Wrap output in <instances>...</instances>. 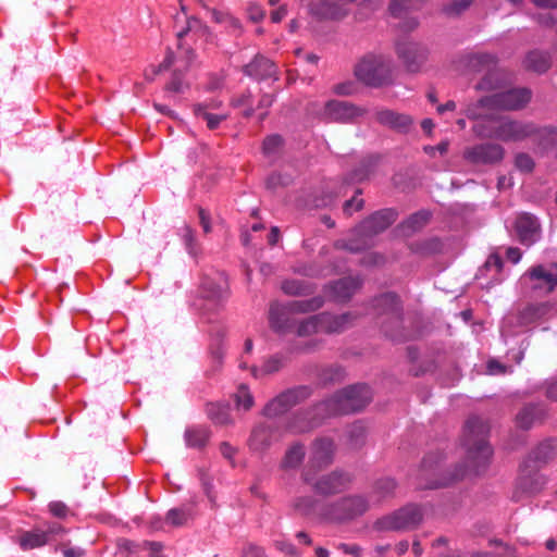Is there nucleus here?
Returning <instances> with one entry per match:
<instances>
[{"mask_svg": "<svg viewBox=\"0 0 557 557\" xmlns=\"http://www.w3.org/2000/svg\"><path fill=\"white\" fill-rule=\"evenodd\" d=\"M337 548L344 554L351 555L354 557H360L362 553V548L357 544L339 543Z\"/></svg>", "mask_w": 557, "mask_h": 557, "instance_id": "nucleus-61", "label": "nucleus"}, {"mask_svg": "<svg viewBox=\"0 0 557 557\" xmlns=\"http://www.w3.org/2000/svg\"><path fill=\"white\" fill-rule=\"evenodd\" d=\"M397 483L391 478H383L374 483L372 495L376 502H382L395 495Z\"/></svg>", "mask_w": 557, "mask_h": 557, "instance_id": "nucleus-39", "label": "nucleus"}, {"mask_svg": "<svg viewBox=\"0 0 557 557\" xmlns=\"http://www.w3.org/2000/svg\"><path fill=\"white\" fill-rule=\"evenodd\" d=\"M384 335L392 341L403 342L408 338L404 327V312L394 313L389 318H384L377 322Z\"/></svg>", "mask_w": 557, "mask_h": 557, "instance_id": "nucleus-26", "label": "nucleus"}, {"mask_svg": "<svg viewBox=\"0 0 557 557\" xmlns=\"http://www.w3.org/2000/svg\"><path fill=\"white\" fill-rule=\"evenodd\" d=\"M311 391L307 386L286 389L271 399L263 408L262 414L273 419L287 412L290 408L307 399Z\"/></svg>", "mask_w": 557, "mask_h": 557, "instance_id": "nucleus-11", "label": "nucleus"}, {"mask_svg": "<svg viewBox=\"0 0 557 557\" xmlns=\"http://www.w3.org/2000/svg\"><path fill=\"white\" fill-rule=\"evenodd\" d=\"M50 512L58 518H64L67 515V507L62 502H52L49 504Z\"/></svg>", "mask_w": 557, "mask_h": 557, "instance_id": "nucleus-62", "label": "nucleus"}, {"mask_svg": "<svg viewBox=\"0 0 557 557\" xmlns=\"http://www.w3.org/2000/svg\"><path fill=\"white\" fill-rule=\"evenodd\" d=\"M361 285L362 280L360 277L347 276L330 283L324 290L334 301L346 302L360 289Z\"/></svg>", "mask_w": 557, "mask_h": 557, "instance_id": "nucleus-18", "label": "nucleus"}, {"mask_svg": "<svg viewBox=\"0 0 557 557\" xmlns=\"http://www.w3.org/2000/svg\"><path fill=\"white\" fill-rule=\"evenodd\" d=\"M470 557H516L513 548L505 546L503 554H495L491 552H475Z\"/></svg>", "mask_w": 557, "mask_h": 557, "instance_id": "nucleus-60", "label": "nucleus"}, {"mask_svg": "<svg viewBox=\"0 0 557 557\" xmlns=\"http://www.w3.org/2000/svg\"><path fill=\"white\" fill-rule=\"evenodd\" d=\"M473 125V133L483 139H496L504 143L522 141L536 133L534 124L513 120L505 115H488Z\"/></svg>", "mask_w": 557, "mask_h": 557, "instance_id": "nucleus-1", "label": "nucleus"}, {"mask_svg": "<svg viewBox=\"0 0 557 557\" xmlns=\"http://www.w3.org/2000/svg\"><path fill=\"white\" fill-rule=\"evenodd\" d=\"M189 88V84L184 79L183 71L176 69L171 75V79L164 86L168 98H175L176 95L185 92Z\"/></svg>", "mask_w": 557, "mask_h": 557, "instance_id": "nucleus-38", "label": "nucleus"}, {"mask_svg": "<svg viewBox=\"0 0 557 557\" xmlns=\"http://www.w3.org/2000/svg\"><path fill=\"white\" fill-rule=\"evenodd\" d=\"M206 412H207L208 418L214 424L227 425V424L232 423L228 405H223V404H218V403H209L206 406Z\"/></svg>", "mask_w": 557, "mask_h": 557, "instance_id": "nucleus-35", "label": "nucleus"}, {"mask_svg": "<svg viewBox=\"0 0 557 557\" xmlns=\"http://www.w3.org/2000/svg\"><path fill=\"white\" fill-rule=\"evenodd\" d=\"M505 79V73L498 67V64L494 69L485 72L481 81L475 85V89L479 91H491L499 88Z\"/></svg>", "mask_w": 557, "mask_h": 557, "instance_id": "nucleus-30", "label": "nucleus"}, {"mask_svg": "<svg viewBox=\"0 0 557 557\" xmlns=\"http://www.w3.org/2000/svg\"><path fill=\"white\" fill-rule=\"evenodd\" d=\"M397 211L394 209H382L375 211L355 228V238L342 244V248L350 252H359L372 246V239L387 230L397 219Z\"/></svg>", "mask_w": 557, "mask_h": 557, "instance_id": "nucleus-3", "label": "nucleus"}, {"mask_svg": "<svg viewBox=\"0 0 557 557\" xmlns=\"http://www.w3.org/2000/svg\"><path fill=\"white\" fill-rule=\"evenodd\" d=\"M319 502L313 496H300L294 499L293 508L301 516H311L315 512Z\"/></svg>", "mask_w": 557, "mask_h": 557, "instance_id": "nucleus-43", "label": "nucleus"}, {"mask_svg": "<svg viewBox=\"0 0 557 557\" xmlns=\"http://www.w3.org/2000/svg\"><path fill=\"white\" fill-rule=\"evenodd\" d=\"M430 216L431 214L428 211H418L407 219L405 226L412 232L419 231L429 222Z\"/></svg>", "mask_w": 557, "mask_h": 557, "instance_id": "nucleus-48", "label": "nucleus"}, {"mask_svg": "<svg viewBox=\"0 0 557 557\" xmlns=\"http://www.w3.org/2000/svg\"><path fill=\"white\" fill-rule=\"evenodd\" d=\"M284 140L281 135H269L262 143V151L265 156L275 154L282 148Z\"/></svg>", "mask_w": 557, "mask_h": 557, "instance_id": "nucleus-50", "label": "nucleus"}, {"mask_svg": "<svg viewBox=\"0 0 557 557\" xmlns=\"http://www.w3.org/2000/svg\"><path fill=\"white\" fill-rule=\"evenodd\" d=\"M283 367V359L278 356L269 358L262 367V371L267 374L275 373Z\"/></svg>", "mask_w": 557, "mask_h": 557, "instance_id": "nucleus-57", "label": "nucleus"}, {"mask_svg": "<svg viewBox=\"0 0 557 557\" xmlns=\"http://www.w3.org/2000/svg\"><path fill=\"white\" fill-rule=\"evenodd\" d=\"M293 178L290 175H284L281 173H273L268 176L265 181L267 188L270 190H275L278 187L288 186L292 183Z\"/></svg>", "mask_w": 557, "mask_h": 557, "instance_id": "nucleus-51", "label": "nucleus"}, {"mask_svg": "<svg viewBox=\"0 0 557 557\" xmlns=\"http://www.w3.org/2000/svg\"><path fill=\"white\" fill-rule=\"evenodd\" d=\"M305 456V446L300 443H295L286 450L281 467L283 469H296L301 465Z\"/></svg>", "mask_w": 557, "mask_h": 557, "instance_id": "nucleus-36", "label": "nucleus"}, {"mask_svg": "<svg viewBox=\"0 0 557 557\" xmlns=\"http://www.w3.org/2000/svg\"><path fill=\"white\" fill-rule=\"evenodd\" d=\"M251 101H252V94L250 90H246L245 92L238 95L237 97H234L231 100V104L235 108L247 106V108L243 112V115L246 119H249L255 113V109L251 106Z\"/></svg>", "mask_w": 557, "mask_h": 557, "instance_id": "nucleus-47", "label": "nucleus"}, {"mask_svg": "<svg viewBox=\"0 0 557 557\" xmlns=\"http://www.w3.org/2000/svg\"><path fill=\"white\" fill-rule=\"evenodd\" d=\"M544 410L535 405L525 406L517 414V423L522 429H530L535 421L542 420Z\"/></svg>", "mask_w": 557, "mask_h": 557, "instance_id": "nucleus-37", "label": "nucleus"}, {"mask_svg": "<svg viewBox=\"0 0 557 557\" xmlns=\"http://www.w3.org/2000/svg\"><path fill=\"white\" fill-rule=\"evenodd\" d=\"M368 509L369 503L363 496L350 495L324 506L321 513L332 521H347L362 516Z\"/></svg>", "mask_w": 557, "mask_h": 557, "instance_id": "nucleus-10", "label": "nucleus"}, {"mask_svg": "<svg viewBox=\"0 0 557 557\" xmlns=\"http://www.w3.org/2000/svg\"><path fill=\"white\" fill-rule=\"evenodd\" d=\"M281 288L288 296L299 297L311 295L317 286L301 280H286L282 283Z\"/></svg>", "mask_w": 557, "mask_h": 557, "instance_id": "nucleus-34", "label": "nucleus"}, {"mask_svg": "<svg viewBox=\"0 0 557 557\" xmlns=\"http://www.w3.org/2000/svg\"><path fill=\"white\" fill-rule=\"evenodd\" d=\"M181 236L188 253L197 257L200 253V248L196 242L194 230L189 225H184L181 230Z\"/></svg>", "mask_w": 557, "mask_h": 557, "instance_id": "nucleus-46", "label": "nucleus"}, {"mask_svg": "<svg viewBox=\"0 0 557 557\" xmlns=\"http://www.w3.org/2000/svg\"><path fill=\"white\" fill-rule=\"evenodd\" d=\"M211 432L207 428L193 426L185 431L184 438L190 448L202 449L208 444Z\"/></svg>", "mask_w": 557, "mask_h": 557, "instance_id": "nucleus-31", "label": "nucleus"}, {"mask_svg": "<svg viewBox=\"0 0 557 557\" xmlns=\"http://www.w3.org/2000/svg\"><path fill=\"white\" fill-rule=\"evenodd\" d=\"M280 437V428L275 423H260L252 429L248 445L252 451L263 454Z\"/></svg>", "mask_w": 557, "mask_h": 557, "instance_id": "nucleus-16", "label": "nucleus"}, {"mask_svg": "<svg viewBox=\"0 0 557 557\" xmlns=\"http://www.w3.org/2000/svg\"><path fill=\"white\" fill-rule=\"evenodd\" d=\"M515 165L521 172H532L534 169V161L530 154L520 152L515 157Z\"/></svg>", "mask_w": 557, "mask_h": 557, "instance_id": "nucleus-52", "label": "nucleus"}, {"mask_svg": "<svg viewBox=\"0 0 557 557\" xmlns=\"http://www.w3.org/2000/svg\"><path fill=\"white\" fill-rule=\"evenodd\" d=\"M505 157V149L499 144L486 143L469 147L463 151V158L473 164H495Z\"/></svg>", "mask_w": 557, "mask_h": 557, "instance_id": "nucleus-15", "label": "nucleus"}, {"mask_svg": "<svg viewBox=\"0 0 557 557\" xmlns=\"http://www.w3.org/2000/svg\"><path fill=\"white\" fill-rule=\"evenodd\" d=\"M540 224L530 213H522L516 221V232L521 244L530 246L540 238Z\"/></svg>", "mask_w": 557, "mask_h": 557, "instance_id": "nucleus-20", "label": "nucleus"}, {"mask_svg": "<svg viewBox=\"0 0 557 557\" xmlns=\"http://www.w3.org/2000/svg\"><path fill=\"white\" fill-rule=\"evenodd\" d=\"M203 7L207 9V7L203 4ZM209 12L211 13L212 20L218 24H223L228 29V32L235 36H240L244 32L243 25L240 21L235 17L232 13L228 11H220L216 9H210L208 8Z\"/></svg>", "mask_w": 557, "mask_h": 557, "instance_id": "nucleus-27", "label": "nucleus"}, {"mask_svg": "<svg viewBox=\"0 0 557 557\" xmlns=\"http://www.w3.org/2000/svg\"><path fill=\"white\" fill-rule=\"evenodd\" d=\"M237 407H243L245 410H249L253 405V397L249 393L246 386H240L236 394Z\"/></svg>", "mask_w": 557, "mask_h": 557, "instance_id": "nucleus-54", "label": "nucleus"}, {"mask_svg": "<svg viewBox=\"0 0 557 557\" xmlns=\"http://www.w3.org/2000/svg\"><path fill=\"white\" fill-rule=\"evenodd\" d=\"M372 308L379 322L384 318L394 315L396 312H400L403 310V302L397 294L387 292L372 299Z\"/></svg>", "mask_w": 557, "mask_h": 557, "instance_id": "nucleus-21", "label": "nucleus"}, {"mask_svg": "<svg viewBox=\"0 0 557 557\" xmlns=\"http://www.w3.org/2000/svg\"><path fill=\"white\" fill-rule=\"evenodd\" d=\"M532 92L528 88H512L507 91L493 94L470 103L466 109V115L470 120L484 117L483 109L515 111L524 108L531 100Z\"/></svg>", "mask_w": 557, "mask_h": 557, "instance_id": "nucleus-4", "label": "nucleus"}, {"mask_svg": "<svg viewBox=\"0 0 557 557\" xmlns=\"http://www.w3.org/2000/svg\"><path fill=\"white\" fill-rule=\"evenodd\" d=\"M285 306L278 302H272L269 309L270 326L277 333H285L288 329V320L286 318Z\"/></svg>", "mask_w": 557, "mask_h": 557, "instance_id": "nucleus-32", "label": "nucleus"}, {"mask_svg": "<svg viewBox=\"0 0 557 557\" xmlns=\"http://www.w3.org/2000/svg\"><path fill=\"white\" fill-rule=\"evenodd\" d=\"M324 305V299L322 296H314L310 299L306 300H293L286 304L285 309L287 313L290 314H299V313H310L319 310Z\"/></svg>", "mask_w": 557, "mask_h": 557, "instance_id": "nucleus-29", "label": "nucleus"}, {"mask_svg": "<svg viewBox=\"0 0 557 557\" xmlns=\"http://www.w3.org/2000/svg\"><path fill=\"white\" fill-rule=\"evenodd\" d=\"M488 432L487 423L479 417H471L466 422L463 445L467 450L469 471L475 474L486 468L493 454L486 441Z\"/></svg>", "mask_w": 557, "mask_h": 557, "instance_id": "nucleus-2", "label": "nucleus"}, {"mask_svg": "<svg viewBox=\"0 0 557 557\" xmlns=\"http://www.w3.org/2000/svg\"><path fill=\"white\" fill-rule=\"evenodd\" d=\"M396 53L408 72L418 73L428 62L430 51L420 42L404 40L396 44Z\"/></svg>", "mask_w": 557, "mask_h": 557, "instance_id": "nucleus-12", "label": "nucleus"}, {"mask_svg": "<svg viewBox=\"0 0 557 557\" xmlns=\"http://www.w3.org/2000/svg\"><path fill=\"white\" fill-rule=\"evenodd\" d=\"M463 63L466 69L471 73H485L498 64V59L492 53L474 52L467 54L463 59Z\"/></svg>", "mask_w": 557, "mask_h": 557, "instance_id": "nucleus-25", "label": "nucleus"}, {"mask_svg": "<svg viewBox=\"0 0 557 557\" xmlns=\"http://www.w3.org/2000/svg\"><path fill=\"white\" fill-rule=\"evenodd\" d=\"M345 369L338 364H332L323 368L319 373V380L322 384L339 383L345 379Z\"/></svg>", "mask_w": 557, "mask_h": 557, "instance_id": "nucleus-42", "label": "nucleus"}, {"mask_svg": "<svg viewBox=\"0 0 557 557\" xmlns=\"http://www.w3.org/2000/svg\"><path fill=\"white\" fill-rule=\"evenodd\" d=\"M49 542L47 533L40 530L27 531L20 535L17 543L23 550L35 549Z\"/></svg>", "mask_w": 557, "mask_h": 557, "instance_id": "nucleus-33", "label": "nucleus"}, {"mask_svg": "<svg viewBox=\"0 0 557 557\" xmlns=\"http://www.w3.org/2000/svg\"><path fill=\"white\" fill-rule=\"evenodd\" d=\"M355 0H311L309 13L319 21L341 20L348 13L347 5Z\"/></svg>", "mask_w": 557, "mask_h": 557, "instance_id": "nucleus-14", "label": "nucleus"}, {"mask_svg": "<svg viewBox=\"0 0 557 557\" xmlns=\"http://www.w3.org/2000/svg\"><path fill=\"white\" fill-rule=\"evenodd\" d=\"M173 62H174V53L169 49L164 60L159 65H157V66L152 65L150 69L151 70L150 73L148 71L145 72L146 79L153 81L157 75H159L160 73H162L164 71H168L173 65Z\"/></svg>", "mask_w": 557, "mask_h": 557, "instance_id": "nucleus-49", "label": "nucleus"}, {"mask_svg": "<svg viewBox=\"0 0 557 557\" xmlns=\"http://www.w3.org/2000/svg\"><path fill=\"white\" fill-rule=\"evenodd\" d=\"M356 91V86L352 82H345L334 85L333 92L338 96H351Z\"/></svg>", "mask_w": 557, "mask_h": 557, "instance_id": "nucleus-59", "label": "nucleus"}, {"mask_svg": "<svg viewBox=\"0 0 557 557\" xmlns=\"http://www.w3.org/2000/svg\"><path fill=\"white\" fill-rule=\"evenodd\" d=\"M302 481L308 484L313 492L322 496H332L346 491L351 482L348 473L334 470L327 474L315 478V472L305 469L301 473Z\"/></svg>", "mask_w": 557, "mask_h": 557, "instance_id": "nucleus-9", "label": "nucleus"}, {"mask_svg": "<svg viewBox=\"0 0 557 557\" xmlns=\"http://www.w3.org/2000/svg\"><path fill=\"white\" fill-rule=\"evenodd\" d=\"M243 72L256 81H264L268 78L277 79V69L275 64L261 54H257L251 62L246 64L243 67Z\"/></svg>", "mask_w": 557, "mask_h": 557, "instance_id": "nucleus-19", "label": "nucleus"}, {"mask_svg": "<svg viewBox=\"0 0 557 557\" xmlns=\"http://www.w3.org/2000/svg\"><path fill=\"white\" fill-rule=\"evenodd\" d=\"M420 0H392L389 11L393 15L398 16L403 11L413 8Z\"/></svg>", "mask_w": 557, "mask_h": 557, "instance_id": "nucleus-55", "label": "nucleus"}, {"mask_svg": "<svg viewBox=\"0 0 557 557\" xmlns=\"http://www.w3.org/2000/svg\"><path fill=\"white\" fill-rule=\"evenodd\" d=\"M248 16L252 22H260L264 18L265 12L258 4H250L248 7Z\"/></svg>", "mask_w": 557, "mask_h": 557, "instance_id": "nucleus-63", "label": "nucleus"}, {"mask_svg": "<svg viewBox=\"0 0 557 557\" xmlns=\"http://www.w3.org/2000/svg\"><path fill=\"white\" fill-rule=\"evenodd\" d=\"M193 518L194 513L191 508L180 507L170 509L166 513L165 521L172 527H183L193 520Z\"/></svg>", "mask_w": 557, "mask_h": 557, "instance_id": "nucleus-40", "label": "nucleus"}, {"mask_svg": "<svg viewBox=\"0 0 557 557\" xmlns=\"http://www.w3.org/2000/svg\"><path fill=\"white\" fill-rule=\"evenodd\" d=\"M368 114V109L342 100H329L324 104V115L337 123H356Z\"/></svg>", "mask_w": 557, "mask_h": 557, "instance_id": "nucleus-13", "label": "nucleus"}, {"mask_svg": "<svg viewBox=\"0 0 557 557\" xmlns=\"http://www.w3.org/2000/svg\"><path fill=\"white\" fill-rule=\"evenodd\" d=\"M364 201L361 198L352 197L351 199L345 201L343 210L344 213L350 216L354 211H359L363 208Z\"/></svg>", "mask_w": 557, "mask_h": 557, "instance_id": "nucleus-58", "label": "nucleus"}, {"mask_svg": "<svg viewBox=\"0 0 557 557\" xmlns=\"http://www.w3.org/2000/svg\"><path fill=\"white\" fill-rule=\"evenodd\" d=\"M319 332H321L320 315L314 314L299 322L296 334L299 337H306Z\"/></svg>", "mask_w": 557, "mask_h": 557, "instance_id": "nucleus-45", "label": "nucleus"}, {"mask_svg": "<svg viewBox=\"0 0 557 557\" xmlns=\"http://www.w3.org/2000/svg\"><path fill=\"white\" fill-rule=\"evenodd\" d=\"M243 557H265L264 550L253 544H248L243 549Z\"/></svg>", "mask_w": 557, "mask_h": 557, "instance_id": "nucleus-64", "label": "nucleus"}, {"mask_svg": "<svg viewBox=\"0 0 557 557\" xmlns=\"http://www.w3.org/2000/svg\"><path fill=\"white\" fill-rule=\"evenodd\" d=\"M349 445L352 448H359L364 442V429L361 425H354L348 433Z\"/></svg>", "mask_w": 557, "mask_h": 557, "instance_id": "nucleus-53", "label": "nucleus"}, {"mask_svg": "<svg viewBox=\"0 0 557 557\" xmlns=\"http://www.w3.org/2000/svg\"><path fill=\"white\" fill-rule=\"evenodd\" d=\"M530 277L537 283L533 288H545L546 292H552L557 286V273L547 271L543 265H537L530 271Z\"/></svg>", "mask_w": 557, "mask_h": 557, "instance_id": "nucleus-28", "label": "nucleus"}, {"mask_svg": "<svg viewBox=\"0 0 557 557\" xmlns=\"http://www.w3.org/2000/svg\"><path fill=\"white\" fill-rule=\"evenodd\" d=\"M320 323H321V332L326 334H336L342 333L348 327H350L357 317L350 312H345L342 314H332L329 312L319 313Z\"/></svg>", "mask_w": 557, "mask_h": 557, "instance_id": "nucleus-22", "label": "nucleus"}, {"mask_svg": "<svg viewBox=\"0 0 557 557\" xmlns=\"http://www.w3.org/2000/svg\"><path fill=\"white\" fill-rule=\"evenodd\" d=\"M354 74L359 82L369 87L380 88L391 85L393 83L392 59L381 53H367L356 63Z\"/></svg>", "mask_w": 557, "mask_h": 557, "instance_id": "nucleus-6", "label": "nucleus"}, {"mask_svg": "<svg viewBox=\"0 0 557 557\" xmlns=\"http://www.w3.org/2000/svg\"><path fill=\"white\" fill-rule=\"evenodd\" d=\"M374 117L381 125L403 133H407L413 124V120L410 115L398 113L389 109L377 110Z\"/></svg>", "mask_w": 557, "mask_h": 557, "instance_id": "nucleus-23", "label": "nucleus"}, {"mask_svg": "<svg viewBox=\"0 0 557 557\" xmlns=\"http://www.w3.org/2000/svg\"><path fill=\"white\" fill-rule=\"evenodd\" d=\"M208 107L202 103L194 106V113L207 122L209 129H215L220 123L227 119L226 114H212L207 112Z\"/></svg>", "mask_w": 557, "mask_h": 557, "instance_id": "nucleus-44", "label": "nucleus"}, {"mask_svg": "<svg viewBox=\"0 0 557 557\" xmlns=\"http://www.w3.org/2000/svg\"><path fill=\"white\" fill-rule=\"evenodd\" d=\"M334 442L331 438H318L312 443L309 463L306 469L311 471L321 470L329 467L334 458Z\"/></svg>", "mask_w": 557, "mask_h": 557, "instance_id": "nucleus-17", "label": "nucleus"}, {"mask_svg": "<svg viewBox=\"0 0 557 557\" xmlns=\"http://www.w3.org/2000/svg\"><path fill=\"white\" fill-rule=\"evenodd\" d=\"M422 520V509L418 505L408 504L377 519L374 528L379 531L404 532L418 528Z\"/></svg>", "mask_w": 557, "mask_h": 557, "instance_id": "nucleus-8", "label": "nucleus"}, {"mask_svg": "<svg viewBox=\"0 0 557 557\" xmlns=\"http://www.w3.org/2000/svg\"><path fill=\"white\" fill-rule=\"evenodd\" d=\"M524 65L529 70H532L537 73H543L548 70L549 61L545 53L540 51H531L525 57Z\"/></svg>", "mask_w": 557, "mask_h": 557, "instance_id": "nucleus-41", "label": "nucleus"}, {"mask_svg": "<svg viewBox=\"0 0 557 557\" xmlns=\"http://www.w3.org/2000/svg\"><path fill=\"white\" fill-rule=\"evenodd\" d=\"M549 445L546 443L540 445L534 453V460L529 459L521 466L520 474L512 493V498L516 502L532 497L544 488L546 480L533 463L537 460L545 461L548 458L546 454Z\"/></svg>", "mask_w": 557, "mask_h": 557, "instance_id": "nucleus-7", "label": "nucleus"}, {"mask_svg": "<svg viewBox=\"0 0 557 557\" xmlns=\"http://www.w3.org/2000/svg\"><path fill=\"white\" fill-rule=\"evenodd\" d=\"M371 400L370 387L366 384H356L335 393L317 409L327 416L348 414L363 409Z\"/></svg>", "mask_w": 557, "mask_h": 557, "instance_id": "nucleus-5", "label": "nucleus"}, {"mask_svg": "<svg viewBox=\"0 0 557 557\" xmlns=\"http://www.w3.org/2000/svg\"><path fill=\"white\" fill-rule=\"evenodd\" d=\"M203 297L212 300L223 299L227 294V280L223 273L213 276L203 275L200 283Z\"/></svg>", "mask_w": 557, "mask_h": 557, "instance_id": "nucleus-24", "label": "nucleus"}, {"mask_svg": "<svg viewBox=\"0 0 557 557\" xmlns=\"http://www.w3.org/2000/svg\"><path fill=\"white\" fill-rule=\"evenodd\" d=\"M472 0H453L448 5L445 7V12L448 15H458L467 10Z\"/></svg>", "mask_w": 557, "mask_h": 557, "instance_id": "nucleus-56", "label": "nucleus"}]
</instances>
